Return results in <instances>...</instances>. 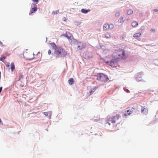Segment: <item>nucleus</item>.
Listing matches in <instances>:
<instances>
[{"label": "nucleus", "mask_w": 158, "mask_h": 158, "mask_svg": "<svg viewBox=\"0 0 158 158\" xmlns=\"http://www.w3.org/2000/svg\"><path fill=\"white\" fill-rule=\"evenodd\" d=\"M54 53L56 57L58 58L64 57L67 55V52L64 49L61 47H58L56 49Z\"/></svg>", "instance_id": "f257e3e1"}, {"label": "nucleus", "mask_w": 158, "mask_h": 158, "mask_svg": "<svg viewBox=\"0 0 158 158\" xmlns=\"http://www.w3.org/2000/svg\"><path fill=\"white\" fill-rule=\"evenodd\" d=\"M120 118V116L119 114H117L114 116L109 117L106 120V122L110 125L111 123H114L117 122L118 120Z\"/></svg>", "instance_id": "f03ea898"}, {"label": "nucleus", "mask_w": 158, "mask_h": 158, "mask_svg": "<svg viewBox=\"0 0 158 158\" xmlns=\"http://www.w3.org/2000/svg\"><path fill=\"white\" fill-rule=\"evenodd\" d=\"M113 56L117 59H123L125 57V51L123 49L117 50L113 53Z\"/></svg>", "instance_id": "7ed1b4c3"}, {"label": "nucleus", "mask_w": 158, "mask_h": 158, "mask_svg": "<svg viewBox=\"0 0 158 158\" xmlns=\"http://www.w3.org/2000/svg\"><path fill=\"white\" fill-rule=\"evenodd\" d=\"M39 55H40V52H38L36 55H35L34 53H32L31 52H26L24 54V57L27 60H31L34 58H37L36 56Z\"/></svg>", "instance_id": "20e7f679"}, {"label": "nucleus", "mask_w": 158, "mask_h": 158, "mask_svg": "<svg viewBox=\"0 0 158 158\" xmlns=\"http://www.w3.org/2000/svg\"><path fill=\"white\" fill-rule=\"evenodd\" d=\"M97 76L98 80L103 82H106L109 80L108 76L102 73H98Z\"/></svg>", "instance_id": "39448f33"}, {"label": "nucleus", "mask_w": 158, "mask_h": 158, "mask_svg": "<svg viewBox=\"0 0 158 158\" xmlns=\"http://www.w3.org/2000/svg\"><path fill=\"white\" fill-rule=\"evenodd\" d=\"M135 110L134 108H131L125 111V113L123 114V117H125L127 115H130L134 112Z\"/></svg>", "instance_id": "423d86ee"}, {"label": "nucleus", "mask_w": 158, "mask_h": 158, "mask_svg": "<svg viewBox=\"0 0 158 158\" xmlns=\"http://www.w3.org/2000/svg\"><path fill=\"white\" fill-rule=\"evenodd\" d=\"M77 45L78 49L80 50H81L84 48L85 46V44L81 42H77Z\"/></svg>", "instance_id": "0eeeda50"}, {"label": "nucleus", "mask_w": 158, "mask_h": 158, "mask_svg": "<svg viewBox=\"0 0 158 158\" xmlns=\"http://www.w3.org/2000/svg\"><path fill=\"white\" fill-rule=\"evenodd\" d=\"M117 63L115 59H114L111 60L110 62V65L113 67H114L117 66Z\"/></svg>", "instance_id": "6e6552de"}, {"label": "nucleus", "mask_w": 158, "mask_h": 158, "mask_svg": "<svg viewBox=\"0 0 158 158\" xmlns=\"http://www.w3.org/2000/svg\"><path fill=\"white\" fill-rule=\"evenodd\" d=\"M61 36H65L69 40H71L73 37L72 35L69 32H66L65 34L62 35Z\"/></svg>", "instance_id": "1a4fd4ad"}, {"label": "nucleus", "mask_w": 158, "mask_h": 158, "mask_svg": "<svg viewBox=\"0 0 158 158\" xmlns=\"http://www.w3.org/2000/svg\"><path fill=\"white\" fill-rule=\"evenodd\" d=\"M83 57L86 59H88L91 58L92 56L89 52H85L83 54Z\"/></svg>", "instance_id": "9d476101"}, {"label": "nucleus", "mask_w": 158, "mask_h": 158, "mask_svg": "<svg viewBox=\"0 0 158 158\" xmlns=\"http://www.w3.org/2000/svg\"><path fill=\"white\" fill-rule=\"evenodd\" d=\"M141 112L143 114H146L148 112V109L146 106H142L141 108Z\"/></svg>", "instance_id": "9b49d317"}, {"label": "nucleus", "mask_w": 158, "mask_h": 158, "mask_svg": "<svg viewBox=\"0 0 158 158\" xmlns=\"http://www.w3.org/2000/svg\"><path fill=\"white\" fill-rule=\"evenodd\" d=\"M49 44L51 45V47L52 48V49H55V50H56V48H58L57 47L56 44L54 42L50 43Z\"/></svg>", "instance_id": "f8f14e48"}, {"label": "nucleus", "mask_w": 158, "mask_h": 158, "mask_svg": "<svg viewBox=\"0 0 158 158\" xmlns=\"http://www.w3.org/2000/svg\"><path fill=\"white\" fill-rule=\"evenodd\" d=\"M74 80L72 78H70L68 80V83L70 85H73L74 84Z\"/></svg>", "instance_id": "ddd939ff"}, {"label": "nucleus", "mask_w": 158, "mask_h": 158, "mask_svg": "<svg viewBox=\"0 0 158 158\" xmlns=\"http://www.w3.org/2000/svg\"><path fill=\"white\" fill-rule=\"evenodd\" d=\"M103 30L105 31H107L109 29V24H104L103 27Z\"/></svg>", "instance_id": "4468645a"}, {"label": "nucleus", "mask_w": 158, "mask_h": 158, "mask_svg": "<svg viewBox=\"0 0 158 158\" xmlns=\"http://www.w3.org/2000/svg\"><path fill=\"white\" fill-rule=\"evenodd\" d=\"M90 11V10L89 9L88 10H85L84 9H82L81 10V12L84 14H86L88 12H89Z\"/></svg>", "instance_id": "2eb2a0df"}, {"label": "nucleus", "mask_w": 158, "mask_h": 158, "mask_svg": "<svg viewBox=\"0 0 158 158\" xmlns=\"http://www.w3.org/2000/svg\"><path fill=\"white\" fill-rule=\"evenodd\" d=\"M141 35V34L140 33H137L133 35V37L134 38H136L140 37Z\"/></svg>", "instance_id": "dca6fc26"}, {"label": "nucleus", "mask_w": 158, "mask_h": 158, "mask_svg": "<svg viewBox=\"0 0 158 158\" xmlns=\"http://www.w3.org/2000/svg\"><path fill=\"white\" fill-rule=\"evenodd\" d=\"M15 69V66L13 62H12L11 64V69L12 71H13Z\"/></svg>", "instance_id": "f3484780"}, {"label": "nucleus", "mask_w": 158, "mask_h": 158, "mask_svg": "<svg viewBox=\"0 0 158 158\" xmlns=\"http://www.w3.org/2000/svg\"><path fill=\"white\" fill-rule=\"evenodd\" d=\"M138 25V23L136 21L133 22L132 23V26L134 27H135Z\"/></svg>", "instance_id": "a211bd4d"}, {"label": "nucleus", "mask_w": 158, "mask_h": 158, "mask_svg": "<svg viewBox=\"0 0 158 158\" xmlns=\"http://www.w3.org/2000/svg\"><path fill=\"white\" fill-rule=\"evenodd\" d=\"M37 10V9L36 7L33 8L31 9V13H33L35 12Z\"/></svg>", "instance_id": "6ab92c4d"}, {"label": "nucleus", "mask_w": 158, "mask_h": 158, "mask_svg": "<svg viewBox=\"0 0 158 158\" xmlns=\"http://www.w3.org/2000/svg\"><path fill=\"white\" fill-rule=\"evenodd\" d=\"M105 36L107 38H109L110 37L111 35L110 33L107 32L105 35Z\"/></svg>", "instance_id": "aec40b11"}, {"label": "nucleus", "mask_w": 158, "mask_h": 158, "mask_svg": "<svg viewBox=\"0 0 158 158\" xmlns=\"http://www.w3.org/2000/svg\"><path fill=\"white\" fill-rule=\"evenodd\" d=\"M133 11L131 9H129L127 10V13L128 15H131L133 13Z\"/></svg>", "instance_id": "412c9836"}, {"label": "nucleus", "mask_w": 158, "mask_h": 158, "mask_svg": "<svg viewBox=\"0 0 158 158\" xmlns=\"http://www.w3.org/2000/svg\"><path fill=\"white\" fill-rule=\"evenodd\" d=\"M59 13V10H57L56 11H54L52 12V14L53 15H57Z\"/></svg>", "instance_id": "4be33fe9"}, {"label": "nucleus", "mask_w": 158, "mask_h": 158, "mask_svg": "<svg viewBox=\"0 0 158 158\" xmlns=\"http://www.w3.org/2000/svg\"><path fill=\"white\" fill-rule=\"evenodd\" d=\"M96 89V87H95V88H93L90 91V94H92V93H93V92H95V91Z\"/></svg>", "instance_id": "5701e85b"}, {"label": "nucleus", "mask_w": 158, "mask_h": 158, "mask_svg": "<svg viewBox=\"0 0 158 158\" xmlns=\"http://www.w3.org/2000/svg\"><path fill=\"white\" fill-rule=\"evenodd\" d=\"M109 29H112L114 27V26L113 24H110V25H109Z\"/></svg>", "instance_id": "b1692460"}, {"label": "nucleus", "mask_w": 158, "mask_h": 158, "mask_svg": "<svg viewBox=\"0 0 158 158\" xmlns=\"http://www.w3.org/2000/svg\"><path fill=\"white\" fill-rule=\"evenodd\" d=\"M6 58V57L5 56L1 57V58H0V60L2 61H3Z\"/></svg>", "instance_id": "393cba45"}, {"label": "nucleus", "mask_w": 158, "mask_h": 158, "mask_svg": "<svg viewBox=\"0 0 158 158\" xmlns=\"http://www.w3.org/2000/svg\"><path fill=\"white\" fill-rule=\"evenodd\" d=\"M119 22L121 23L123 22L124 21V18L123 17H122L119 20Z\"/></svg>", "instance_id": "a878e982"}, {"label": "nucleus", "mask_w": 158, "mask_h": 158, "mask_svg": "<svg viewBox=\"0 0 158 158\" xmlns=\"http://www.w3.org/2000/svg\"><path fill=\"white\" fill-rule=\"evenodd\" d=\"M62 19L64 21H65V22L67 20L66 18L65 17H63L62 18Z\"/></svg>", "instance_id": "bb28decb"}, {"label": "nucleus", "mask_w": 158, "mask_h": 158, "mask_svg": "<svg viewBox=\"0 0 158 158\" xmlns=\"http://www.w3.org/2000/svg\"><path fill=\"white\" fill-rule=\"evenodd\" d=\"M39 0H32L33 2H36V3H38Z\"/></svg>", "instance_id": "cd10ccee"}, {"label": "nucleus", "mask_w": 158, "mask_h": 158, "mask_svg": "<svg viewBox=\"0 0 158 158\" xmlns=\"http://www.w3.org/2000/svg\"><path fill=\"white\" fill-rule=\"evenodd\" d=\"M119 12H117L115 14V16H118L119 15Z\"/></svg>", "instance_id": "c85d7f7f"}, {"label": "nucleus", "mask_w": 158, "mask_h": 158, "mask_svg": "<svg viewBox=\"0 0 158 158\" xmlns=\"http://www.w3.org/2000/svg\"><path fill=\"white\" fill-rule=\"evenodd\" d=\"M51 53V50H49L48 51V54L49 55H50Z\"/></svg>", "instance_id": "c756f323"}, {"label": "nucleus", "mask_w": 158, "mask_h": 158, "mask_svg": "<svg viewBox=\"0 0 158 158\" xmlns=\"http://www.w3.org/2000/svg\"><path fill=\"white\" fill-rule=\"evenodd\" d=\"M44 114L46 116H47L48 115V112H44Z\"/></svg>", "instance_id": "7c9ffc66"}, {"label": "nucleus", "mask_w": 158, "mask_h": 158, "mask_svg": "<svg viewBox=\"0 0 158 158\" xmlns=\"http://www.w3.org/2000/svg\"><path fill=\"white\" fill-rule=\"evenodd\" d=\"M114 130H117L119 129L118 128H116V127H114Z\"/></svg>", "instance_id": "2f4dec72"}, {"label": "nucleus", "mask_w": 158, "mask_h": 158, "mask_svg": "<svg viewBox=\"0 0 158 158\" xmlns=\"http://www.w3.org/2000/svg\"><path fill=\"white\" fill-rule=\"evenodd\" d=\"M0 44L2 46H4L3 44L1 42V41L0 40Z\"/></svg>", "instance_id": "473e14b6"}, {"label": "nucleus", "mask_w": 158, "mask_h": 158, "mask_svg": "<svg viewBox=\"0 0 158 158\" xmlns=\"http://www.w3.org/2000/svg\"><path fill=\"white\" fill-rule=\"evenodd\" d=\"M2 87H0V93L2 91Z\"/></svg>", "instance_id": "72a5a7b5"}, {"label": "nucleus", "mask_w": 158, "mask_h": 158, "mask_svg": "<svg viewBox=\"0 0 158 158\" xmlns=\"http://www.w3.org/2000/svg\"><path fill=\"white\" fill-rule=\"evenodd\" d=\"M154 11L155 12H157V11H158V9H155V10H154Z\"/></svg>", "instance_id": "f704fd0d"}, {"label": "nucleus", "mask_w": 158, "mask_h": 158, "mask_svg": "<svg viewBox=\"0 0 158 158\" xmlns=\"http://www.w3.org/2000/svg\"><path fill=\"white\" fill-rule=\"evenodd\" d=\"M125 91L127 92H128L129 91V90L127 89H126L125 90Z\"/></svg>", "instance_id": "c9c22d12"}, {"label": "nucleus", "mask_w": 158, "mask_h": 158, "mask_svg": "<svg viewBox=\"0 0 158 158\" xmlns=\"http://www.w3.org/2000/svg\"><path fill=\"white\" fill-rule=\"evenodd\" d=\"M1 122H2V121H1V118H0V123H1Z\"/></svg>", "instance_id": "e433bc0d"}, {"label": "nucleus", "mask_w": 158, "mask_h": 158, "mask_svg": "<svg viewBox=\"0 0 158 158\" xmlns=\"http://www.w3.org/2000/svg\"><path fill=\"white\" fill-rule=\"evenodd\" d=\"M106 63L107 64H108L109 63V62L108 61H107V62H106Z\"/></svg>", "instance_id": "4c0bfd02"}, {"label": "nucleus", "mask_w": 158, "mask_h": 158, "mask_svg": "<svg viewBox=\"0 0 158 158\" xmlns=\"http://www.w3.org/2000/svg\"><path fill=\"white\" fill-rule=\"evenodd\" d=\"M31 13H30V14H29V15H31Z\"/></svg>", "instance_id": "58836bf2"}]
</instances>
